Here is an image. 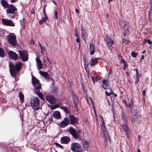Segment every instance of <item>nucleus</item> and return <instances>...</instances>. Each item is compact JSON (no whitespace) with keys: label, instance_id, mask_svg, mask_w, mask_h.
Returning <instances> with one entry per match:
<instances>
[{"label":"nucleus","instance_id":"obj_12","mask_svg":"<svg viewBox=\"0 0 152 152\" xmlns=\"http://www.w3.org/2000/svg\"><path fill=\"white\" fill-rule=\"evenodd\" d=\"M1 21L3 24L6 26H15V24L11 20L2 18Z\"/></svg>","mask_w":152,"mask_h":152},{"label":"nucleus","instance_id":"obj_24","mask_svg":"<svg viewBox=\"0 0 152 152\" xmlns=\"http://www.w3.org/2000/svg\"><path fill=\"white\" fill-rule=\"evenodd\" d=\"M128 105L127 106L128 108H131V110L132 108L133 109H134V102L132 99L130 98L129 99L128 102Z\"/></svg>","mask_w":152,"mask_h":152},{"label":"nucleus","instance_id":"obj_19","mask_svg":"<svg viewBox=\"0 0 152 152\" xmlns=\"http://www.w3.org/2000/svg\"><path fill=\"white\" fill-rule=\"evenodd\" d=\"M70 124L74 125V124L77 123L78 119L74 115H70L69 116Z\"/></svg>","mask_w":152,"mask_h":152},{"label":"nucleus","instance_id":"obj_26","mask_svg":"<svg viewBox=\"0 0 152 152\" xmlns=\"http://www.w3.org/2000/svg\"><path fill=\"white\" fill-rule=\"evenodd\" d=\"M95 47L92 44H91L90 45V53L91 55L94 54L95 51Z\"/></svg>","mask_w":152,"mask_h":152},{"label":"nucleus","instance_id":"obj_28","mask_svg":"<svg viewBox=\"0 0 152 152\" xmlns=\"http://www.w3.org/2000/svg\"><path fill=\"white\" fill-rule=\"evenodd\" d=\"M1 4L4 8H7L10 5L5 0H1Z\"/></svg>","mask_w":152,"mask_h":152},{"label":"nucleus","instance_id":"obj_59","mask_svg":"<svg viewBox=\"0 0 152 152\" xmlns=\"http://www.w3.org/2000/svg\"><path fill=\"white\" fill-rule=\"evenodd\" d=\"M124 103L126 105V106L128 105V103H127L126 101L124 100L123 101Z\"/></svg>","mask_w":152,"mask_h":152},{"label":"nucleus","instance_id":"obj_55","mask_svg":"<svg viewBox=\"0 0 152 152\" xmlns=\"http://www.w3.org/2000/svg\"><path fill=\"white\" fill-rule=\"evenodd\" d=\"M21 24L22 26H25V24L23 21H21Z\"/></svg>","mask_w":152,"mask_h":152},{"label":"nucleus","instance_id":"obj_41","mask_svg":"<svg viewBox=\"0 0 152 152\" xmlns=\"http://www.w3.org/2000/svg\"><path fill=\"white\" fill-rule=\"evenodd\" d=\"M137 55V54L134 51L132 52V56L134 58H135Z\"/></svg>","mask_w":152,"mask_h":152},{"label":"nucleus","instance_id":"obj_42","mask_svg":"<svg viewBox=\"0 0 152 152\" xmlns=\"http://www.w3.org/2000/svg\"><path fill=\"white\" fill-rule=\"evenodd\" d=\"M90 75H91V77L93 80L94 83L95 84L94 78L97 79V76H96L94 77V76H92L91 74Z\"/></svg>","mask_w":152,"mask_h":152},{"label":"nucleus","instance_id":"obj_62","mask_svg":"<svg viewBox=\"0 0 152 152\" xmlns=\"http://www.w3.org/2000/svg\"><path fill=\"white\" fill-rule=\"evenodd\" d=\"M75 12L78 13H79V11L78 10H77V9H75Z\"/></svg>","mask_w":152,"mask_h":152},{"label":"nucleus","instance_id":"obj_15","mask_svg":"<svg viewBox=\"0 0 152 152\" xmlns=\"http://www.w3.org/2000/svg\"><path fill=\"white\" fill-rule=\"evenodd\" d=\"M8 53L10 58L12 60L17 61L19 58L17 54L12 51H9L8 52Z\"/></svg>","mask_w":152,"mask_h":152},{"label":"nucleus","instance_id":"obj_1","mask_svg":"<svg viewBox=\"0 0 152 152\" xmlns=\"http://www.w3.org/2000/svg\"><path fill=\"white\" fill-rule=\"evenodd\" d=\"M32 83L34 89L37 91L36 93L38 96L42 100L44 101V97L40 90L41 88V85L39 83V80L35 77L33 76L32 78Z\"/></svg>","mask_w":152,"mask_h":152},{"label":"nucleus","instance_id":"obj_10","mask_svg":"<svg viewBox=\"0 0 152 152\" xmlns=\"http://www.w3.org/2000/svg\"><path fill=\"white\" fill-rule=\"evenodd\" d=\"M104 40L109 49L111 50L113 48L112 45L114 44L113 41L111 39L107 36L105 38Z\"/></svg>","mask_w":152,"mask_h":152},{"label":"nucleus","instance_id":"obj_45","mask_svg":"<svg viewBox=\"0 0 152 152\" xmlns=\"http://www.w3.org/2000/svg\"><path fill=\"white\" fill-rule=\"evenodd\" d=\"M126 39H123L122 41V43L123 44H126Z\"/></svg>","mask_w":152,"mask_h":152},{"label":"nucleus","instance_id":"obj_58","mask_svg":"<svg viewBox=\"0 0 152 152\" xmlns=\"http://www.w3.org/2000/svg\"><path fill=\"white\" fill-rule=\"evenodd\" d=\"M83 29V30H86L84 28H83V26H82V23L81 24V31H82V29Z\"/></svg>","mask_w":152,"mask_h":152},{"label":"nucleus","instance_id":"obj_39","mask_svg":"<svg viewBox=\"0 0 152 152\" xmlns=\"http://www.w3.org/2000/svg\"><path fill=\"white\" fill-rule=\"evenodd\" d=\"M40 49H41V52L42 53L43 55H44V51L45 50V47H44V46H42V47H41L40 48Z\"/></svg>","mask_w":152,"mask_h":152},{"label":"nucleus","instance_id":"obj_30","mask_svg":"<svg viewBox=\"0 0 152 152\" xmlns=\"http://www.w3.org/2000/svg\"><path fill=\"white\" fill-rule=\"evenodd\" d=\"M48 18L47 16H44L42 18V19L39 21V24L42 25L43 23L45 22Z\"/></svg>","mask_w":152,"mask_h":152},{"label":"nucleus","instance_id":"obj_36","mask_svg":"<svg viewBox=\"0 0 152 152\" xmlns=\"http://www.w3.org/2000/svg\"><path fill=\"white\" fill-rule=\"evenodd\" d=\"M4 49L0 48V57H4Z\"/></svg>","mask_w":152,"mask_h":152},{"label":"nucleus","instance_id":"obj_60","mask_svg":"<svg viewBox=\"0 0 152 152\" xmlns=\"http://www.w3.org/2000/svg\"><path fill=\"white\" fill-rule=\"evenodd\" d=\"M107 101L108 105H109V106H110L111 105H110V103L109 100L108 99H107Z\"/></svg>","mask_w":152,"mask_h":152},{"label":"nucleus","instance_id":"obj_3","mask_svg":"<svg viewBox=\"0 0 152 152\" xmlns=\"http://www.w3.org/2000/svg\"><path fill=\"white\" fill-rule=\"evenodd\" d=\"M30 106L35 110L37 111L41 107L40 100L37 96L32 97L30 102Z\"/></svg>","mask_w":152,"mask_h":152},{"label":"nucleus","instance_id":"obj_27","mask_svg":"<svg viewBox=\"0 0 152 152\" xmlns=\"http://www.w3.org/2000/svg\"><path fill=\"white\" fill-rule=\"evenodd\" d=\"M53 116L58 119H59L61 118L60 113L58 111H54L53 114Z\"/></svg>","mask_w":152,"mask_h":152},{"label":"nucleus","instance_id":"obj_21","mask_svg":"<svg viewBox=\"0 0 152 152\" xmlns=\"http://www.w3.org/2000/svg\"><path fill=\"white\" fill-rule=\"evenodd\" d=\"M40 74L42 75L45 79L47 80H48L50 79L49 75L48 73L46 72H43L42 71H40Z\"/></svg>","mask_w":152,"mask_h":152},{"label":"nucleus","instance_id":"obj_43","mask_svg":"<svg viewBox=\"0 0 152 152\" xmlns=\"http://www.w3.org/2000/svg\"><path fill=\"white\" fill-rule=\"evenodd\" d=\"M55 145L56 146H58L60 148H63V146L62 145H60V144H59L58 143H57V142L56 143Z\"/></svg>","mask_w":152,"mask_h":152},{"label":"nucleus","instance_id":"obj_63","mask_svg":"<svg viewBox=\"0 0 152 152\" xmlns=\"http://www.w3.org/2000/svg\"><path fill=\"white\" fill-rule=\"evenodd\" d=\"M110 93H111V94H112V95L114 93L112 91V89H111V90H110Z\"/></svg>","mask_w":152,"mask_h":152},{"label":"nucleus","instance_id":"obj_14","mask_svg":"<svg viewBox=\"0 0 152 152\" xmlns=\"http://www.w3.org/2000/svg\"><path fill=\"white\" fill-rule=\"evenodd\" d=\"M70 120L67 117H65L60 124V126L62 128H64L69 124Z\"/></svg>","mask_w":152,"mask_h":152},{"label":"nucleus","instance_id":"obj_6","mask_svg":"<svg viewBox=\"0 0 152 152\" xmlns=\"http://www.w3.org/2000/svg\"><path fill=\"white\" fill-rule=\"evenodd\" d=\"M19 56L23 62L27 61L28 60V52L24 50H19Z\"/></svg>","mask_w":152,"mask_h":152},{"label":"nucleus","instance_id":"obj_8","mask_svg":"<svg viewBox=\"0 0 152 152\" xmlns=\"http://www.w3.org/2000/svg\"><path fill=\"white\" fill-rule=\"evenodd\" d=\"M81 146L77 143L75 142L71 144V149L74 152H80Z\"/></svg>","mask_w":152,"mask_h":152},{"label":"nucleus","instance_id":"obj_2","mask_svg":"<svg viewBox=\"0 0 152 152\" xmlns=\"http://www.w3.org/2000/svg\"><path fill=\"white\" fill-rule=\"evenodd\" d=\"M22 64L21 63H18L16 64L15 66L10 63L9 65L10 71L11 76L13 77L16 76V71L19 72L20 71L22 67Z\"/></svg>","mask_w":152,"mask_h":152},{"label":"nucleus","instance_id":"obj_5","mask_svg":"<svg viewBox=\"0 0 152 152\" xmlns=\"http://www.w3.org/2000/svg\"><path fill=\"white\" fill-rule=\"evenodd\" d=\"M68 131L75 139H77L80 136L81 133L80 130H76L73 128L70 127L68 129Z\"/></svg>","mask_w":152,"mask_h":152},{"label":"nucleus","instance_id":"obj_13","mask_svg":"<svg viewBox=\"0 0 152 152\" xmlns=\"http://www.w3.org/2000/svg\"><path fill=\"white\" fill-rule=\"evenodd\" d=\"M101 135L104 137V146L106 147L107 144V140L109 139V135L107 131H103L101 132Z\"/></svg>","mask_w":152,"mask_h":152},{"label":"nucleus","instance_id":"obj_64","mask_svg":"<svg viewBox=\"0 0 152 152\" xmlns=\"http://www.w3.org/2000/svg\"><path fill=\"white\" fill-rule=\"evenodd\" d=\"M45 11V6L43 8V11Z\"/></svg>","mask_w":152,"mask_h":152},{"label":"nucleus","instance_id":"obj_56","mask_svg":"<svg viewBox=\"0 0 152 152\" xmlns=\"http://www.w3.org/2000/svg\"><path fill=\"white\" fill-rule=\"evenodd\" d=\"M43 14L44 16H47L46 14L45 11H43Z\"/></svg>","mask_w":152,"mask_h":152},{"label":"nucleus","instance_id":"obj_25","mask_svg":"<svg viewBox=\"0 0 152 152\" xmlns=\"http://www.w3.org/2000/svg\"><path fill=\"white\" fill-rule=\"evenodd\" d=\"M99 60H100V58H92L90 63V64L91 66H94L95 65L97 64Z\"/></svg>","mask_w":152,"mask_h":152},{"label":"nucleus","instance_id":"obj_48","mask_svg":"<svg viewBox=\"0 0 152 152\" xmlns=\"http://www.w3.org/2000/svg\"><path fill=\"white\" fill-rule=\"evenodd\" d=\"M48 121L50 122H52L53 121V118L50 117L48 118Z\"/></svg>","mask_w":152,"mask_h":152},{"label":"nucleus","instance_id":"obj_16","mask_svg":"<svg viewBox=\"0 0 152 152\" xmlns=\"http://www.w3.org/2000/svg\"><path fill=\"white\" fill-rule=\"evenodd\" d=\"M46 99L47 101L52 104H55L56 102V100L55 97L52 96H47Z\"/></svg>","mask_w":152,"mask_h":152},{"label":"nucleus","instance_id":"obj_57","mask_svg":"<svg viewBox=\"0 0 152 152\" xmlns=\"http://www.w3.org/2000/svg\"><path fill=\"white\" fill-rule=\"evenodd\" d=\"M17 0H11V2L12 3H14Z\"/></svg>","mask_w":152,"mask_h":152},{"label":"nucleus","instance_id":"obj_32","mask_svg":"<svg viewBox=\"0 0 152 152\" xmlns=\"http://www.w3.org/2000/svg\"><path fill=\"white\" fill-rule=\"evenodd\" d=\"M19 95L20 101H21L22 103H23L24 101V96L23 94L21 92H20L19 93Z\"/></svg>","mask_w":152,"mask_h":152},{"label":"nucleus","instance_id":"obj_23","mask_svg":"<svg viewBox=\"0 0 152 152\" xmlns=\"http://www.w3.org/2000/svg\"><path fill=\"white\" fill-rule=\"evenodd\" d=\"M37 63V68L38 69H40L42 68V65L41 61L39 58H36Z\"/></svg>","mask_w":152,"mask_h":152},{"label":"nucleus","instance_id":"obj_44","mask_svg":"<svg viewBox=\"0 0 152 152\" xmlns=\"http://www.w3.org/2000/svg\"><path fill=\"white\" fill-rule=\"evenodd\" d=\"M135 70L136 72V76H140V75L138 73V69L136 68L135 69Z\"/></svg>","mask_w":152,"mask_h":152},{"label":"nucleus","instance_id":"obj_49","mask_svg":"<svg viewBox=\"0 0 152 152\" xmlns=\"http://www.w3.org/2000/svg\"><path fill=\"white\" fill-rule=\"evenodd\" d=\"M150 7H151V9L152 10V0H150Z\"/></svg>","mask_w":152,"mask_h":152},{"label":"nucleus","instance_id":"obj_34","mask_svg":"<svg viewBox=\"0 0 152 152\" xmlns=\"http://www.w3.org/2000/svg\"><path fill=\"white\" fill-rule=\"evenodd\" d=\"M61 109L63 110L66 113H69L67 108L65 106H62L60 107Z\"/></svg>","mask_w":152,"mask_h":152},{"label":"nucleus","instance_id":"obj_50","mask_svg":"<svg viewBox=\"0 0 152 152\" xmlns=\"http://www.w3.org/2000/svg\"><path fill=\"white\" fill-rule=\"evenodd\" d=\"M124 66L123 67V69H125L128 66V65L127 64H126V63L124 64Z\"/></svg>","mask_w":152,"mask_h":152},{"label":"nucleus","instance_id":"obj_35","mask_svg":"<svg viewBox=\"0 0 152 152\" xmlns=\"http://www.w3.org/2000/svg\"><path fill=\"white\" fill-rule=\"evenodd\" d=\"M126 20L121 19H119V25L121 26V28L122 27V26L123 25L124 23Z\"/></svg>","mask_w":152,"mask_h":152},{"label":"nucleus","instance_id":"obj_18","mask_svg":"<svg viewBox=\"0 0 152 152\" xmlns=\"http://www.w3.org/2000/svg\"><path fill=\"white\" fill-rule=\"evenodd\" d=\"M81 34L82 39L84 41H86L88 38V34L86 32V30L82 29L81 31Z\"/></svg>","mask_w":152,"mask_h":152},{"label":"nucleus","instance_id":"obj_33","mask_svg":"<svg viewBox=\"0 0 152 152\" xmlns=\"http://www.w3.org/2000/svg\"><path fill=\"white\" fill-rule=\"evenodd\" d=\"M83 144L85 149L88 150V147L89 145L88 142L87 141H84L83 142Z\"/></svg>","mask_w":152,"mask_h":152},{"label":"nucleus","instance_id":"obj_53","mask_svg":"<svg viewBox=\"0 0 152 152\" xmlns=\"http://www.w3.org/2000/svg\"><path fill=\"white\" fill-rule=\"evenodd\" d=\"M146 91L145 90H143L142 91V95L144 96H145V94Z\"/></svg>","mask_w":152,"mask_h":152},{"label":"nucleus","instance_id":"obj_29","mask_svg":"<svg viewBox=\"0 0 152 152\" xmlns=\"http://www.w3.org/2000/svg\"><path fill=\"white\" fill-rule=\"evenodd\" d=\"M121 115L122 120L123 121V122H122L123 123H127V116L123 113H122Z\"/></svg>","mask_w":152,"mask_h":152},{"label":"nucleus","instance_id":"obj_38","mask_svg":"<svg viewBox=\"0 0 152 152\" xmlns=\"http://www.w3.org/2000/svg\"><path fill=\"white\" fill-rule=\"evenodd\" d=\"M54 15L55 16V18L56 19H58V13L56 10H55L54 11Z\"/></svg>","mask_w":152,"mask_h":152},{"label":"nucleus","instance_id":"obj_61","mask_svg":"<svg viewBox=\"0 0 152 152\" xmlns=\"http://www.w3.org/2000/svg\"><path fill=\"white\" fill-rule=\"evenodd\" d=\"M144 59V56L143 55H142L141 57V60H143Z\"/></svg>","mask_w":152,"mask_h":152},{"label":"nucleus","instance_id":"obj_20","mask_svg":"<svg viewBox=\"0 0 152 152\" xmlns=\"http://www.w3.org/2000/svg\"><path fill=\"white\" fill-rule=\"evenodd\" d=\"M70 141V138L66 136L63 137L61 138V142L64 144H67Z\"/></svg>","mask_w":152,"mask_h":152},{"label":"nucleus","instance_id":"obj_11","mask_svg":"<svg viewBox=\"0 0 152 152\" xmlns=\"http://www.w3.org/2000/svg\"><path fill=\"white\" fill-rule=\"evenodd\" d=\"M128 22L125 21L123 25L122 26L121 28L125 31L124 32V35L125 37H126V34H129L130 33V29L129 26L127 25Z\"/></svg>","mask_w":152,"mask_h":152},{"label":"nucleus","instance_id":"obj_17","mask_svg":"<svg viewBox=\"0 0 152 152\" xmlns=\"http://www.w3.org/2000/svg\"><path fill=\"white\" fill-rule=\"evenodd\" d=\"M123 124L122 125V127L124 130L125 134L128 138L129 137L128 125L127 123H123Z\"/></svg>","mask_w":152,"mask_h":152},{"label":"nucleus","instance_id":"obj_22","mask_svg":"<svg viewBox=\"0 0 152 152\" xmlns=\"http://www.w3.org/2000/svg\"><path fill=\"white\" fill-rule=\"evenodd\" d=\"M100 118L102 122V123L101 125V129L100 131H107L106 128L104 124V119L101 116H100Z\"/></svg>","mask_w":152,"mask_h":152},{"label":"nucleus","instance_id":"obj_37","mask_svg":"<svg viewBox=\"0 0 152 152\" xmlns=\"http://www.w3.org/2000/svg\"><path fill=\"white\" fill-rule=\"evenodd\" d=\"M83 60L84 61V66L86 68V67H87L88 66V61L86 59V58L85 57L83 58Z\"/></svg>","mask_w":152,"mask_h":152},{"label":"nucleus","instance_id":"obj_31","mask_svg":"<svg viewBox=\"0 0 152 152\" xmlns=\"http://www.w3.org/2000/svg\"><path fill=\"white\" fill-rule=\"evenodd\" d=\"M107 80H104L103 81L102 83L103 85H102V87L104 89H106L108 87Z\"/></svg>","mask_w":152,"mask_h":152},{"label":"nucleus","instance_id":"obj_9","mask_svg":"<svg viewBox=\"0 0 152 152\" xmlns=\"http://www.w3.org/2000/svg\"><path fill=\"white\" fill-rule=\"evenodd\" d=\"M7 8L6 12L7 14H15L17 10V8L12 4H10Z\"/></svg>","mask_w":152,"mask_h":152},{"label":"nucleus","instance_id":"obj_4","mask_svg":"<svg viewBox=\"0 0 152 152\" xmlns=\"http://www.w3.org/2000/svg\"><path fill=\"white\" fill-rule=\"evenodd\" d=\"M7 40L8 42L12 45L15 46L17 45L16 37L14 34L10 33L7 37Z\"/></svg>","mask_w":152,"mask_h":152},{"label":"nucleus","instance_id":"obj_40","mask_svg":"<svg viewBox=\"0 0 152 152\" xmlns=\"http://www.w3.org/2000/svg\"><path fill=\"white\" fill-rule=\"evenodd\" d=\"M140 77V76H136V80L135 83V84H137L139 82V77Z\"/></svg>","mask_w":152,"mask_h":152},{"label":"nucleus","instance_id":"obj_7","mask_svg":"<svg viewBox=\"0 0 152 152\" xmlns=\"http://www.w3.org/2000/svg\"><path fill=\"white\" fill-rule=\"evenodd\" d=\"M132 115L131 117V121L132 123H134L138 121V115L137 111L134 109L131 108L130 110Z\"/></svg>","mask_w":152,"mask_h":152},{"label":"nucleus","instance_id":"obj_51","mask_svg":"<svg viewBox=\"0 0 152 152\" xmlns=\"http://www.w3.org/2000/svg\"><path fill=\"white\" fill-rule=\"evenodd\" d=\"M76 42H77V43H80V39H79V38H77L76 40Z\"/></svg>","mask_w":152,"mask_h":152},{"label":"nucleus","instance_id":"obj_46","mask_svg":"<svg viewBox=\"0 0 152 152\" xmlns=\"http://www.w3.org/2000/svg\"><path fill=\"white\" fill-rule=\"evenodd\" d=\"M120 62L121 63H123L124 64H126V61L125 60L122 59L121 60Z\"/></svg>","mask_w":152,"mask_h":152},{"label":"nucleus","instance_id":"obj_54","mask_svg":"<svg viewBox=\"0 0 152 152\" xmlns=\"http://www.w3.org/2000/svg\"><path fill=\"white\" fill-rule=\"evenodd\" d=\"M75 36L77 38H79V36L77 32H76L75 33Z\"/></svg>","mask_w":152,"mask_h":152},{"label":"nucleus","instance_id":"obj_47","mask_svg":"<svg viewBox=\"0 0 152 152\" xmlns=\"http://www.w3.org/2000/svg\"><path fill=\"white\" fill-rule=\"evenodd\" d=\"M105 93L106 95L107 96H110L111 95V93H108L107 91H105Z\"/></svg>","mask_w":152,"mask_h":152},{"label":"nucleus","instance_id":"obj_52","mask_svg":"<svg viewBox=\"0 0 152 152\" xmlns=\"http://www.w3.org/2000/svg\"><path fill=\"white\" fill-rule=\"evenodd\" d=\"M147 42L148 43V44H152V42L150 41V40L149 39H148V41H147Z\"/></svg>","mask_w":152,"mask_h":152}]
</instances>
